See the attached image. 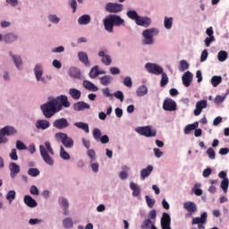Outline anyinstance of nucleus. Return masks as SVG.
I'll return each mask as SVG.
<instances>
[{
  "label": "nucleus",
  "instance_id": "nucleus-1",
  "mask_svg": "<svg viewBox=\"0 0 229 229\" xmlns=\"http://www.w3.org/2000/svg\"><path fill=\"white\" fill-rule=\"evenodd\" d=\"M153 21H151V18L148 16H140L138 18L136 21L137 26H140L141 28H146L141 32V44L142 46H154L155 45V37H158L160 35V30L157 27H152L151 26Z\"/></svg>",
  "mask_w": 229,
  "mask_h": 229
},
{
  "label": "nucleus",
  "instance_id": "nucleus-2",
  "mask_svg": "<svg viewBox=\"0 0 229 229\" xmlns=\"http://www.w3.org/2000/svg\"><path fill=\"white\" fill-rule=\"evenodd\" d=\"M125 22L124 19L118 14H108L103 20L104 28L107 33H114V26L121 28V26H124Z\"/></svg>",
  "mask_w": 229,
  "mask_h": 229
},
{
  "label": "nucleus",
  "instance_id": "nucleus-3",
  "mask_svg": "<svg viewBox=\"0 0 229 229\" xmlns=\"http://www.w3.org/2000/svg\"><path fill=\"white\" fill-rule=\"evenodd\" d=\"M39 153L45 164L50 166L55 165V159H53L52 157L50 156V155L52 156L55 155V150L51 146L50 140L45 141L44 145H39Z\"/></svg>",
  "mask_w": 229,
  "mask_h": 229
},
{
  "label": "nucleus",
  "instance_id": "nucleus-4",
  "mask_svg": "<svg viewBox=\"0 0 229 229\" xmlns=\"http://www.w3.org/2000/svg\"><path fill=\"white\" fill-rule=\"evenodd\" d=\"M40 110L46 119H51V117L60 112L58 104L55 98H52L45 104H42L40 106Z\"/></svg>",
  "mask_w": 229,
  "mask_h": 229
},
{
  "label": "nucleus",
  "instance_id": "nucleus-5",
  "mask_svg": "<svg viewBox=\"0 0 229 229\" xmlns=\"http://www.w3.org/2000/svg\"><path fill=\"white\" fill-rule=\"evenodd\" d=\"M55 140L57 142H61L64 148H67V149L74 148V140L69 137L65 132H56L55 134Z\"/></svg>",
  "mask_w": 229,
  "mask_h": 229
},
{
  "label": "nucleus",
  "instance_id": "nucleus-6",
  "mask_svg": "<svg viewBox=\"0 0 229 229\" xmlns=\"http://www.w3.org/2000/svg\"><path fill=\"white\" fill-rule=\"evenodd\" d=\"M136 133L142 135L143 137L153 138L157 137V129L151 125L138 127L135 130Z\"/></svg>",
  "mask_w": 229,
  "mask_h": 229
},
{
  "label": "nucleus",
  "instance_id": "nucleus-7",
  "mask_svg": "<svg viewBox=\"0 0 229 229\" xmlns=\"http://www.w3.org/2000/svg\"><path fill=\"white\" fill-rule=\"evenodd\" d=\"M33 72L37 81H40L41 83H43V85L47 84V81L44 77V65H42V64H36L33 69Z\"/></svg>",
  "mask_w": 229,
  "mask_h": 229
},
{
  "label": "nucleus",
  "instance_id": "nucleus-8",
  "mask_svg": "<svg viewBox=\"0 0 229 229\" xmlns=\"http://www.w3.org/2000/svg\"><path fill=\"white\" fill-rule=\"evenodd\" d=\"M145 69L149 74H154V76H160L164 71V68L160 64L155 63H147Z\"/></svg>",
  "mask_w": 229,
  "mask_h": 229
},
{
  "label": "nucleus",
  "instance_id": "nucleus-9",
  "mask_svg": "<svg viewBox=\"0 0 229 229\" xmlns=\"http://www.w3.org/2000/svg\"><path fill=\"white\" fill-rule=\"evenodd\" d=\"M98 55L99 58H101V63L104 64V65H112V55L108 54V48H100Z\"/></svg>",
  "mask_w": 229,
  "mask_h": 229
},
{
  "label": "nucleus",
  "instance_id": "nucleus-10",
  "mask_svg": "<svg viewBox=\"0 0 229 229\" xmlns=\"http://www.w3.org/2000/svg\"><path fill=\"white\" fill-rule=\"evenodd\" d=\"M124 8V5L123 4L118 3H112L109 2L106 4V12H108V13H121Z\"/></svg>",
  "mask_w": 229,
  "mask_h": 229
},
{
  "label": "nucleus",
  "instance_id": "nucleus-11",
  "mask_svg": "<svg viewBox=\"0 0 229 229\" xmlns=\"http://www.w3.org/2000/svg\"><path fill=\"white\" fill-rule=\"evenodd\" d=\"M54 99L56 101L60 112H62L64 108H69L71 106L69 98L65 95H60Z\"/></svg>",
  "mask_w": 229,
  "mask_h": 229
},
{
  "label": "nucleus",
  "instance_id": "nucleus-12",
  "mask_svg": "<svg viewBox=\"0 0 229 229\" xmlns=\"http://www.w3.org/2000/svg\"><path fill=\"white\" fill-rule=\"evenodd\" d=\"M93 139L97 141H100L101 144H108L110 142V138L108 135L105 134L103 136L101 133V130L99 128H95L92 131Z\"/></svg>",
  "mask_w": 229,
  "mask_h": 229
},
{
  "label": "nucleus",
  "instance_id": "nucleus-13",
  "mask_svg": "<svg viewBox=\"0 0 229 229\" xmlns=\"http://www.w3.org/2000/svg\"><path fill=\"white\" fill-rule=\"evenodd\" d=\"M9 56L12 58L13 65L17 71H22V69H24V61H22V56L15 55L13 52H9Z\"/></svg>",
  "mask_w": 229,
  "mask_h": 229
},
{
  "label": "nucleus",
  "instance_id": "nucleus-14",
  "mask_svg": "<svg viewBox=\"0 0 229 229\" xmlns=\"http://www.w3.org/2000/svg\"><path fill=\"white\" fill-rule=\"evenodd\" d=\"M176 101L173 98H165L163 102V110L165 112H176L177 110Z\"/></svg>",
  "mask_w": 229,
  "mask_h": 229
},
{
  "label": "nucleus",
  "instance_id": "nucleus-15",
  "mask_svg": "<svg viewBox=\"0 0 229 229\" xmlns=\"http://www.w3.org/2000/svg\"><path fill=\"white\" fill-rule=\"evenodd\" d=\"M58 205L59 207H61V208H63L64 216H69V207H71V204L69 203V199L64 196L59 197Z\"/></svg>",
  "mask_w": 229,
  "mask_h": 229
},
{
  "label": "nucleus",
  "instance_id": "nucleus-16",
  "mask_svg": "<svg viewBox=\"0 0 229 229\" xmlns=\"http://www.w3.org/2000/svg\"><path fill=\"white\" fill-rule=\"evenodd\" d=\"M36 130L46 131L51 128V123L47 119H38L35 123Z\"/></svg>",
  "mask_w": 229,
  "mask_h": 229
},
{
  "label": "nucleus",
  "instance_id": "nucleus-17",
  "mask_svg": "<svg viewBox=\"0 0 229 229\" xmlns=\"http://www.w3.org/2000/svg\"><path fill=\"white\" fill-rule=\"evenodd\" d=\"M52 126L53 128H55V130H65L68 126H70L69 124V121L66 120V118H58L55 119L53 123H52Z\"/></svg>",
  "mask_w": 229,
  "mask_h": 229
},
{
  "label": "nucleus",
  "instance_id": "nucleus-18",
  "mask_svg": "<svg viewBox=\"0 0 229 229\" xmlns=\"http://www.w3.org/2000/svg\"><path fill=\"white\" fill-rule=\"evenodd\" d=\"M207 106H208V102L207 100L198 101L193 111L194 115H201V112H203V109L207 108Z\"/></svg>",
  "mask_w": 229,
  "mask_h": 229
},
{
  "label": "nucleus",
  "instance_id": "nucleus-19",
  "mask_svg": "<svg viewBox=\"0 0 229 229\" xmlns=\"http://www.w3.org/2000/svg\"><path fill=\"white\" fill-rule=\"evenodd\" d=\"M77 56L81 64H82L85 67H90L91 64L87 52L79 51Z\"/></svg>",
  "mask_w": 229,
  "mask_h": 229
},
{
  "label": "nucleus",
  "instance_id": "nucleus-20",
  "mask_svg": "<svg viewBox=\"0 0 229 229\" xmlns=\"http://www.w3.org/2000/svg\"><path fill=\"white\" fill-rule=\"evenodd\" d=\"M10 176L13 180L17 177L19 173H21V166L15 162L9 164Z\"/></svg>",
  "mask_w": 229,
  "mask_h": 229
},
{
  "label": "nucleus",
  "instance_id": "nucleus-21",
  "mask_svg": "<svg viewBox=\"0 0 229 229\" xmlns=\"http://www.w3.org/2000/svg\"><path fill=\"white\" fill-rule=\"evenodd\" d=\"M17 40H19V35L15 32L4 34V42L5 44H13V42H17Z\"/></svg>",
  "mask_w": 229,
  "mask_h": 229
},
{
  "label": "nucleus",
  "instance_id": "nucleus-22",
  "mask_svg": "<svg viewBox=\"0 0 229 229\" xmlns=\"http://www.w3.org/2000/svg\"><path fill=\"white\" fill-rule=\"evenodd\" d=\"M23 202L25 203L26 207H29V208H36V207H38L37 200L30 195H25L23 198Z\"/></svg>",
  "mask_w": 229,
  "mask_h": 229
},
{
  "label": "nucleus",
  "instance_id": "nucleus-23",
  "mask_svg": "<svg viewBox=\"0 0 229 229\" xmlns=\"http://www.w3.org/2000/svg\"><path fill=\"white\" fill-rule=\"evenodd\" d=\"M1 133L6 135L7 137H12L13 135H17V129L13 126L6 125L0 129Z\"/></svg>",
  "mask_w": 229,
  "mask_h": 229
},
{
  "label": "nucleus",
  "instance_id": "nucleus-24",
  "mask_svg": "<svg viewBox=\"0 0 229 229\" xmlns=\"http://www.w3.org/2000/svg\"><path fill=\"white\" fill-rule=\"evenodd\" d=\"M82 87H84V89L89 92H98V90H99V88L96 86V84L88 80H84L82 81Z\"/></svg>",
  "mask_w": 229,
  "mask_h": 229
},
{
  "label": "nucleus",
  "instance_id": "nucleus-25",
  "mask_svg": "<svg viewBox=\"0 0 229 229\" xmlns=\"http://www.w3.org/2000/svg\"><path fill=\"white\" fill-rule=\"evenodd\" d=\"M73 110H75V112H83V110H90V105H89V103L80 101L73 105Z\"/></svg>",
  "mask_w": 229,
  "mask_h": 229
},
{
  "label": "nucleus",
  "instance_id": "nucleus-26",
  "mask_svg": "<svg viewBox=\"0 0 229 229\" xmlns=\"http://www.w3.org/2000/svg\"><path fill=\"white\" fill-rule=\"evenodd\" d=\"M192 72L189 71L184 72L182 77V85H184V87H191V83H192Z\"/></svg>",
  "mask_w": 229,
  "mask_h": 229
},
{
  "label": "nucleus",
  "instance_id": "nucleus-27",
  "mask_svg": "<svg viewBox=\"0 0 229 229\" xmlns=\"http://www.w3.org/2000/svg\"><path fill=\"white\" fill-rule=\"evenodd\" d=\"M183 208L184 210H187L189 214H194V212H198V206H196V203L192 201H186L183 203Z\"/></svg>",
  "mask_w": 229,
  "mask_h": 229
},
{
  "label": "nucleus",
  "instance_id": "nucleus-28",
  "mask_svg": "<svg viewBox=\"0 0 229 229\" xmlns=\"http://www.w3.org/2000/svg\"><path fill=\"white\" fill-rule=\"evenodd\" d=\"M207 217H208V214L207 212H203L200 215V217H193L191 225H205L207 223Z\"/></svg>",
  "mask_w": 229,
  "mask_h": 229
},
{
  "label": "nucleus",
  "instance_id": "nucleus-29",
  "mask_svg": "<svg viewBox=\"0 0 229 229\" xmlns=\"http://www.w3.org/2000/svg\"><path fill=\"white\" fill-rule=\"evenodd\" d=\"M153 173V166L148 165L146 168L140 170V180L144 181Z\"/></svg>",
  "mask_w": 229,
  "mask_h": 229
},
{
  "label": "nucleus",
  "instance_id": "nucleus-30",
  "mask_svg": "<svg viewBox=\"0 0 229 229\" xmlns=\"http://www.w3.org/2000/svg\"><path fill=\"white\" fill-rule=\"evenodd\" d=\"M98 80L100 81V85H102L103 87H108V85H110V83L114 81V77H112L111 75H104L98 77Z\"/></svg>",
  "mask_w": 229,
  "mask_h": 229
},
{
  "label": "nucleus",
  "instance_id": "nucleus-31",
  "mask_svg": "<svg viewBox=\"0 0 229 229\" xmlns=\"http://www.w3.org/2000/svg\"><path fill=\"white\" fill-rule=\"evenodd\" d=\"M122 171L119 173V178L120 180H127L128 179V173L131 171V168L130 166L123 165L121 166Z\"/></svg>",
  "mask_w": 229,
  "mask_h": 229
},
{
  "label": "nucleus",
  "instance_id": "nucleus-32",
  "mask_svg": "<svg viewBox=\"0 0 229 229\" xmlns=\"http://www.w3.org/2000/svg\"><path fill=\"white\" fill-rule=\"evenodd\" d=\"M68 73L71 78H75L76 80H80V78H81V71L80 68L71 67Z\"/></svg>",
  "mask_w": 229,
  "mask_h": 229
},
{
  "label": "nucleus",
  "instance_id": "nucleus-33",
  "mask_svg": "<svg viewBox=\"0 0 229 229\" xmlns=\"http://www.w3.org/2000/svg\"><path fill=\"white\" fill-rule=\"evenodd\" d=\"M69 94L74 101H79L81 98V91L78 89L71 88L69 89Z\"/></svg>",
  "mask_w": 229,
  "mask_h": 229
},
{
  "label": "nucleus",
  "instance_id": "nucleus-34",
  "mask_svg": "<svg viewBox=\"0 0 229 229\" xmlns=\"http://www.w3.org/2000/svg\"><path fill=\"white\" fill-rule=\"evenodd\" d=\"M78 24H80V26H87L89 24H90V16L89 14H83L81 16H80L77 20Z\"/></svg>",
  "mask_w": 229,
  "mask_h": 229
},
{
  "label": "nucleus",
  "instance_id": "nucleus-35",
  "mask_svg": "<svg viewBox=\"0 0 229 229\" xmlns=\"http://www.w3.org/2000/svg\"><path fill=\"white\" fill-rule=\"evenodd\" d=\"M130 189L132 191V196L134 198H139L140 196V187H139V184L131 182H130Z\"/></svg>",
  "mask_w": 229,
  "mask_h": 229
},
{
  "label": "nucleus",
  "instance_id": "nucleus-36",
  "mask_svg": "<svg viewBox=\"0 0 229 229\" xmlns=\"http://www.w3.org/2000/svg\"><path fill=\"white\" fill-rule=\"evenodd\" d=\"M76 128L82 130L85 133H90V129L89 128V123L83 122H76L73 123Z\"/></svg>",
  "mask_w": 229,
  "mask_h": 229
},
{
  "label": "nucleus",
  "instance_id": "nucleus-37",
  "mask_svg": "<svg viewBox=\"0 0 229 229\" xmlns=\"http://www.w3.org/2000/svg\"><path fill=\"white\" fill-rule=\"evenodd\" d=\"M199 126V123L194 122L193 123H190L184 127L183 133L184 135H189L193 130H196Z\"/></svg>",
  "mask_w": 229,
  "mask_h": 229
},
{
  "label": "nucleus",
  "instance_id": "nucleus-38",
  "mask_svg": "<svg viewBox=\"0 0 229 229\" xmlns=\"http://www.w3.org/2000/svg\"><path fill=\"white\" fill-rule=\"evenodd\" d=\"M63 227L65 229H71L74 227V221L71 217H65L62 220Z\"/></svg>",
  "mask_w": 229,
  "mask_h": 229
},
{
  "label": "nucleus",
  "instance_id": "nucleus-39",
  "mask_svg": "<svg viewBox=\"0 0 229 229\" xmlns=\"http://www.w3.org/2000/svg\"><path fill=\"white\" fill-rule=\"evenodd\" d=\"M148 94V87L146 85H141L137 88L136 95L138 98H144Z\"/></svg>",
  "mask_w": 229,
  "mask_h": 229
},
{
  "label": "nucleus",
  "instance_id": "nucleus-40",
  "mask_svg": "<svg viewBox=\"0 0 229 229\" xmlns=\"http://www.w3.org/2000/svg\"><path fill=\"white\" fill-rule=\"evenodd\" d=\"M98 76H99V66L95 65L90 69L89 72V77L90 78V80H96Z\"/></svg>",
  "mask_w": 229,
  "mask_h": 229
},
{
  "label": "nucleus",
  "instance_id": "nucleus-41",
  "mask_svg": "<svg viewBox=\"0 0 229 229\" xmlns=\"http://www.w3.org/2000/svg\"><path fill=\"white\" fill-rule=\"evenodd\" d=\"M161 226L171 225V216L167 213H163L160 220Z\"/></svg>",
  "mask_w": 229,
  "mask_h": 229
},
{
  "label": "nucleus",
  "instance_id": "nucleus-42",
  "mask_svg": "<svg viewBox=\"0 0 229 229\" xmlns=\"http://www.w3.org/2000/svg\"><path fill=\"white\" fill-rule=\"evenodd\" d=\"M47 21H49L51 24H60V21H62V18H60V16H57L55 13H50L47 15Z\"/></svg>",
  "mask_w": 229,
  "mask_h": 229
},
{
  "label": "nucleus",
  "instance_id": "nucleus-43",
  "mask_svg": "<svg viewBox=\"0 0 229 229\" xmlns=\"http://www.w3.org/2000/svg\"><path fill=\"white\" fill-rule=\"evenodd\" d=\"M126 15H127L128 19H131V21H134L135 22H137V21L139 20V17H140V15H139L137 11H135V10L128 11L126 13Z\"/></svg>",
  "mask_w": 229,
  "mask_h": 229
},
{
  "label": "nucleus",
  "instance_id": "nucleus-44",
  "mask_svg": "<svg viewBox=\"0 0 229 229\" xmlns=\"http://www.w3.org/2000/svg\"><path fill=\"white\" fill-rule=\"evenodd\" d=\"M59 157L63 160H71V155L65 151V148H64V146H60Z\"/></svg>",
  "mask_w": 229,
  "mask_h": 229
},
{
  "label": "nucleus",
  "instance_id": "nucleus-45",
  "mask_svg": "<svg viewBox=\"0 0 229 229\" xmlns=\"http://www.w3.org/2000/svg\"><path fill=\"white\" fill-rule=\"evenodd\" d=\"M191 191L195 196H201L203 194V190H201V183L199 182L195 183Z\"/></svg>",
  "mask_w": 229,
  "mask_h": 229
},
{
  "label": "nucleus",
  "instance_id": "nucleus-46",
  "mask_svg": "<svg viewBox=\"0 0 229 229\" xmlns=\"http://www.w3.org/2000/svg\"><path fill=\"white\" fill-rule=\"evenodd\" d=\"M160 87L164 88L165 87V85H167V83H169V77L167 76V73H165L164 71L162 72V73H160Z\"/></svg>",
  "mask_w": 229,
  "mask_h": 229
},
{
  "label": "nucleus",
  "instance_id": "nucleus-47",
  "mask_svg": "<svg viewBox=\"0 0 229 229\" xmlns=\"http://www.w3.org/2000/svg\"><path fill=\"white\" fill-rule=\"evenodd\" d=\"M153 225H155V222L151 221L149 218H147L141 224L140 228L141 229H150L153 227Z\"/></svg>",
  "mask_w": 229,
  "mask_h": 229
},
{
  "label": "nucleus",
  "instance_id": "nucleus-48",
  "mask_svg": "<svg viewBox=\"0 0 229 229\" xmlns=\"http://www.w3.org/2000/svg\"><path fill=\"white\" fill-rule=\"evenodd\" d=\"M27 174L32 178H37V176L40 175V170H38V168L32 167L28 170Z\"/></svg>",
  "mask_w": 229,
  "mask_h": 229
},
{
  "label": "nucleus",
  "instance_id": "nucleus-49",
  "mask_svg": "<svg viewBox=\"0 0 229 229\" xmlns=\"http://www.w3.org/2000/svg\"><path fill=\"white\" fill-rule=\"evenodd\" d=\"M223 81V77L215 75L211 78V85L213 87H218V85Z\"/></svg>",
  "mask_w": 229,
  "mask_h": 229
},
{
  "label": "nucleus",
  "instance_id": "nucleus-50",
  "mask_svg": "<svg viewBox=\"0 0 229 229\" xmlns=\"http://www.w3.org/2000/svg\"><path fill=\"white\" fill-rule=\"evenodd\" d=\"M164 26L165 30H171V28H173V17L165 16L164 19Z\"/></svg>",
  "mask_w": 229,
  "mask_h": 229
},
{
  "label": "nucleus",
  "instance_id": "nucleus-51",
  "mask_svg": "<svg viewBox=\"0 0 229 229\" xmlns=\"http://www.w3.org/2000/svg\"><path fill=\"white\" fill-rule=\"evenodd\" d=\"M227 58H228V52L227 51L221 50L220 52H218L217 59L220 62H226Z\"/></svg>",
  "mask_w": 229,
  "mask_h": 229
},
{
  "label": "nucleus",
  "instance_id": "nucleus-52",
  "mask_svg": "<svg viewBox=\"0 0 229 229\" xmlns=\"http://www.w3.org/2000/svg\"><path fill=\"white\" fill-rule=\"evenodd\" d=\"M123 83L127 89H131L133 87V81H131V77L130 76L124 77Z\"/></svg>",
  "mask_w": 229,
  "mask_h": 229
},
{
  "label": "nucleus",
  "instance_id": "nucleus-53",
  "mask_svg": "<svg viewBox=\"0 0 229 229\" xmlns=\"http://www.w3.org/2000/svg\"><path fill=\"white\" fill-rule=\"evenodd\" d=\"M220 187L222 191L226 194L228 192L229 180L228 179L222 180L220 183Z\"/></svg>",
  "mask_w": 229,
  "mask_h": 229
},
{
  "label": "nucleus",
  "instance_id": "nucleus-54",
  "mask_svg": "<svg viewBox=\"0 0 229 229\" xmlns=\"http://www.w3.org/2000/svg\"><path fill=\"white\" fill-rule=\"evenodd\" d=\"M145 201L148 208H153L155 207L156 200L154 199H151L149 195L145 196Z\"/></svg>",
  "mask_w": 229,
  "mask_h": 229
},
{
  "label": "nucleus",
  "instance_id": "nucleus-55",
  "mask_svg": "<svg viewBox=\"0 0 229 229\" xmlns=\"http://www.w3.org/2000/svg\"><path fill=\"white\" fill-rule=\"evenodd\" d=\"M189 69V63L185 60H182L180 62L179 71L180 72H184V71H187Z\"/></svg>",
  "mask_w": 229,
  "mask_h": 229
},
{
  "label": "nucleus",
  "instance_id": "nucleus-56",
  "mask_svg": "<svg viewBox=\"0 0 229 229\" xmlns=\"http://www.w3.org/2000/svg\"><path fill=\"white\" fill-rule=\"evenodd\" d=\"M16 192L13 190H11L6 194V199L9 203H12L15 199Z\"/></svg>",
  "mask_w": 229,
  "mask_h": 229
},
{
  "label": "nucleus",
  "instance_id": "nucleus-57",
  "mask_svg": "<svg viewBox=\"0 0 229 229\" xmlns=\"http://www.w3.org/2000/svg\"><path fill=\"white\" fill-rule=\"evenodd\" d=\"M113 96L116 98L119 99V101H121V103H123L124 101V93H123V91L121 90H117L115 91Z\"/></svg>",
  "mask_w": 229,
  "mask_h": 229
},
{
  "label": "nucleus",
  "instance_id": "nucleus-58",
  "mask_svg": "<svg viewBox=\"0 0 229 229\" xmlns=\"http://www.w3.org/2000/svg\"><path fill=\"white\" fill-rule=\"evenodd\" d=\"M206 153H207L209 160H216V150H214V148H208Z\"/></svg>",
  "mask_w": 229,
  "mask_h": 229
},
{
  "label": "nucleus",
  "instance_id": "nucleus-59",
  "mask_svg": "<svg viewBox=\"0 0 229 229\" xmlns=\"http://www.w3.org/2000/svg\"><path fill=\"white\" fill-rule=\"evenodd\" d=\"M87 155L90 162H93L94 160H96V151L94 149L88 148Z\"/></svg>",
  "mask_w": 229,
  "mask_h": 229
},
{
  "label": "nucleus",
  "instance_id": "nucleus-60",
  "mask_svg": "<svg viewBox=\"0 0 229 229\" xmlns=\"http://www.w3.org/2000/svg\"><path fill=\"white\" fill-rule=\"evenodd\" d=\"M16 149H19V151H24V150L28 149V147H26L24 145V142H22L21 140H17L16 141Z\"/></svg>",
  "mask_w": 229,
  "mask_h": 229
},
{
  "label": "nucleus",
  "instance_id": "nucleus-61",
  "mask_svg": "<svg viewBox=\"0 0 229 229\" xmlns=\"http://www.w3.org/2000/svg\"><path fill=\"white\" fill-rule=\"evenodd\" d=\"M30 192L32 196H38L40 194V191H38V188L35 185L30 186Z\"/></svg>",
  "mask_w": 229,
  "mask_h": 229
},
{
  "label": "nucleus",
  "instance_id": "nucleus-62",
  "mask_svg": "<svg viewBox=\"0 0 229 229\" xmlns=\"http://www.w3.org/2000/svg\"><path fill=\"white\" fill-rule=\"evenodd\" d=\"M225 99H226V95H224V96H220V95H217L214 101L216 105H219L221 103H223L225 101Z\"/></svg>",
  "mask_w": 229,
  "mask_h": 229
},
{
  "label": "nucleus",
  "instance_id": "nucleus-63",
  "mask_svg": "<svg viewBox=\"0 0 229 229\" xmlns=\"http://www.w3.org/2000/svg\"><path fill=\"white\" fill-rule=\"evenodd\" d=\"M153 152L156 158H162V157H164V152L160 150V148H154Z\"/></svg>",
  "mask_w": 229,
  "mask_h": 229
},
{
  "label": "nucleus",
  "instance_id": "nucleus-64",
  "mask_svg": "<svg viewBox=\"0 0 229 229\" xmlns=\"http://www.w3.org/2000/svg\"><path fill=\"white\" fill-rule=\"evenodd\" d=\"M102 94L105 98H114V94L110 93V89L108 88L102 89Z\"/></svg>",
  "mask_w": 229,
  "mask_h": 229
}]
</instances>
